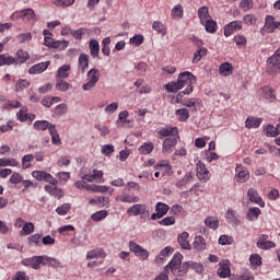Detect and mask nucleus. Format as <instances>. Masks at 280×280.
Segmentation results:
<instances>
[{"mask_svg": "<svg viewBox=\"0 0 280 280\" xmlns=\"http://www.w3.org/2000/svg\"><path fill=\"white\" fill-rule=\"evenodd\" d=\"M196 84V75L189 71H185L179 73L176 82H171L165 85V89L168 93H178L182 89L184 91L179 92L176 102L183 97V95H190L194 93V85Z\"/></svg>", "mask_w": 280, "mask_h": 280, "instance_id": "1", "label": "nucleus"}, {"mask_svg": "<svg viewBox=\"0 0 280 280\" xmlns=\"http://www.w3.org/2000/svg\"><path fill=\"white\" fill-rule=\"evenodd\" d=\"M166 268H171V272L175 277H183L184 275H187V270H189V268L195 270L198 275L205 270V266L200 262L186 261L183 264V256L180 253L173 256L168 265H166Z\"/></svg>", "mask_w": 280, "mask_h": 280, "instance_id": "2", "label": "nucleus"}, {"mask_svg": "<svg viewBox=\"0 0 280 280\" xmlns=\"http://www.w3.org/2000/svg\"><path fill=\"white\" fill-rule=\"evenodd\" d=\"M280 71V47L276 52L267 59V73L269 75H277Z\"/></svg>", "mask_w": 280, "mask_h": 280, "instance_id": "3", "label": "nucleus"}, {"mask_svg": "<svg viewBox=\"0 0 280 280\" xmlns=\"http://www.w3.org/2000/svg\"><path fill=\"white\" fill-rule=\"evenodd\" d=\"M21 264L22 266L33 268V270H40V266H44L45 264V255L24 258L22 259Z\"/></svg>", "mask_w": 280, "mask_h": 280, "instance_id": "4", "label": "nucleus"}, {"mask_svg": "<svg viewBox=\"0 0 280 280\" xmlns=\"http://www.w3.org/2000/svg\"><path fill=\"white\" fill-rule=\"evenodd\" d=\"M19 19H23V21H34V19H36V13H34V9L32 8L15 11L11 15V21H16Z\"/></svg>", "mask_w": 280, "mask_h": 280, "instance_id": "5", "label": "nucleus"}, {"mask_svg": "<svg viewBox=\"0 0 280 280\" xmlns=\"http://www.w3.org/2000/svg\"><path fill=\"white\" fill-rule=\"evenodd\" d=\"M129 249L131 253H135L136 257H140L142 261H145V259L150 257V252L137 244L135 241L129 242Z\"/></svg>", "mask_w": 280, "mask_h": 280, "instance_id": "6", "label": "nucleus"}, {"mask_svg": "<svg viewBox=\"0 0 280 280\" xmlns=\"http://www.w3.org/2000/svg\"><path fill=\"white\" fill-rule=\"evenodd\" d=\"M44 45H46V47H50L52 49H59V51H62V49H67V47H69V42L56 40L51 36H45Z\"/></svg>", "mask_w": 280, "mask_h": 280, "instance_id": "7", "label": "nucleus"}, {"mask_svg": "<svg viewBox=\"0 0 280 280\" xmlns=\"http://www.w3.org/2000/svg\"><path fill=\"white\" fill-rule=\"evenodd\" d=\"M32 176L36 180H44L45 183H49V185H58V179L45 171H33Z\"/></svg>", "mask_w": 280, "mask_h": 280, "instance_id": "8", "label": "nucleus"}, {"mask_svg": "<svg viewBox=\"0 0 280 280\" xmlns=\"http://www.w3.org/2000/svg\"><path fill=\"white\" fill-rule=\"evenodd\" d=\"M91 36L93 35V31L89 30V28H84V27H81L77 31H73L70 28V26H65L62 30H61V36Z\"/></svg>", "mask_w": 280, "mask_h": 280, "instance_id": "9", "label": "nucleus"}, {"mask_svg": "<svg viewBox=\"0 0 280 280\" xmlns=\"http://www.w3.org/2000/svg\"><path fill=\"white\" fill-rule=\"evenodd\" d=\"M197 178L201 183H207L209 178H211V173H209V170H207V165L202 161H198L197 163Z\"/></svg>", "mask_w": 280, "mask_h": 280, "instance_id": "10", "label": "nucleus"}, {"mask_svg": "<svg viewBox=\"0 0 280 280\" xmlns=\"http://www.w3.org/2000/svg\"><path fill=\"white\" fill-rule=\"evenodd\" d=\"M256 246L257 248H260V250H270V248H276L277 244L272 241H268L267 234H261Z\"/></svg>", "mask_w": 280, "mask_h": 280, "instance_id": "11", "label": "nucleus"}, {"mask_svg": "<svg viewBox=\"0 0 280 280\" xmlns=\"http://www.w3.org/2000/svg\"><path fill=\"white\" fill-rule=\"evenodd\" d=\"M155 213L151 214V220H161L170 211V206L163 202H158L155 206Z\"/></svg>", "mask_w": 280, "mask_h": 280, "instance_id": "12", "label": "nucleus"}, {"mask_svg": "<svg viewBox=\"0 0 280 280\" xmlns=\"http://www.w3.org/2000/svg\"><path fill=\"white\" fill-rule=\"evenodd\" d=\"M279 22L275 21V16L272 15H267L265 18V24L262 27V31L266 32L267 34H272L275 30H278Z\"/></svg>", "mask_w": 280, "mask_h": 280, "instance_id": "13", "label": "nucleus"}, {"mask_svg": "<svg viewBox=\"0 0 280 280\" xmlns=\"http://www.w3.org/2000/svg\"><path fill=\"white\" fill-rule=\"evenodd\" d=\"M247 196L249 198L250 202H254V205H258L261 209L266 207V202H264V199L259 196V192H257V189L249 188L247 191Z\"/></svg>", "mask_w": 280, "mask_h": 280, "instance_id": "14", "label": "nucleus"}, {"mask_svg": "<svg viewBox=\"0 0 280 280\" xmlns=\"http://www.w3.org/2000/svg\"><path fill=\"white\" fill-rule=\"evenodd\" d=\"M221 279H229L231 277V267H229V260H221L217 271Z\"/></svg>", "mask_w": 280, "mask_h": 280, "instance_id": "15", "label": "nucleus"}, {"mask_svg": "<svg viewBox=\"0 0 280 280\" xmlns=\"http://www.w3.org/2000/svg\"><path fill=\"white\" fill-rule=\"evenodd\" d=\"M49 65H51V61H44V62L36 63L28 69V73L31 75L44 73V71H47V69L49 68Z\"/></svg>", "mask_w": 280, "mask_h": 280, "instance_id": "16", "label": "nucleus"}, {"mask_svg": "<svg viewBox=\"0 0 280 280\" xmlns=\"http://www.w3.org/2000/svg\"><path fill=\"white\" fill-rule=\"evenodd\" d=\"M240 30H242V21L230 22L224 27V36H232V34H235V32H240Z\"/></svg>", "mask_w": 280, "mask_h": 280, "instance_id": "17", "label": "nucleus"}, {"mask_svg": "<svg viewBox=\"0 0 280 280\" xmlns=\"http://www.w3.org/2000/svg\"><path fill=\"white\" fill-rule=\"evenodd\" d=\"M176 143H178V139L176 137L166 138L162 144L163 154H170L172 152V148H175Z\"/></svg>", "mask_w": 280, "mask_h": 280, "instance_id": "18", "label": "nucleus"}, {"mask_svg": "<svg viewBox=\"0 0 280 280\" xmlns=\"http://www.w3.org/2000/svg\"><path fill=\"white\" fill-rule=\"evenodd\" d=\"M177 242L184 250H191V244L189 243V233L183 232L177 236Z\"/></svg>", "mask_w": 280, "mask_h": 280, "instance_id": "19", "label": "nucleus"}, {"mask_svg": "<svg viewBox=\"0 0 280 280\" xmlns=\"http://www.w3.org/2000/svg\"><path fill=\"white\" fill-rule=\"evenodd\" d=\"M259 92L261 93L262 97L268 102H275V100H277V94L275 90L270 86L261 88Z\"/></svg>", "mask_w": 280, "mask_h": 280, "instance_id": "20", "label": "nucleus"}, {"mask_svg": "<svg viewBox=\"0 0 280 280\" xmlns=\"http://www.w3.org/2000/svg\"><path fill=\"white\" fill-rule=\"evenodd\" d=\"M160 137H178V127H163L159 130Z\"/></svg>", "mask_w": 280, "mask_h": 280, "instance_id": "21", "label": "nucleus"}, {"mask_svg": "<svg viewBox=\"0 0 280 280\" xmlns=\"http://www.w3.org/2000/svg\"><path fill=\"white\" fill-rule=\"evenodd\" d=\"M116 200L118 202H127L129 205H132L133 202H139V200L141 199L139 198V196H136V195L122 194V195H118L116 197Z\"/></svg>", "mask_w": 280, "mask_h": 280, "instance_id": "22", "label": "nucleus"}, {"mask_svg": "<svg viewBox=\"0 0 280 280\" xmlns=\"http://www.w3.org/2000/svg\"><path fill=\"white\" fill-rule=\"evenodd\" d=\"M106 259V252L102 248H95L86 253V259Z\"/></svg>", "mask_w": 280, "mask_h": 280, "instance_id": "23", "label": "nucleus"}, {"mask_svg": "<svg viewBox=\"0 0 280 280\" xmlns=\"http://www.w3.org/2000/svg\"><path fill=\"white\" fill-rule=\"evenodd\" d=\"M44 189L45 191H47V194H49L54 198H58V199L62 198V190L58 188V185H46Z\"/></svg>", "mask_w": 280, "mask_h": 280, "instance_id": "24", "label": "nucleus"}, {"mask_svg": "<svg viewBox=\"0 0 280 280\" xmlns=\"http://www.w3.org/2000/svg\"><path fill=\"white\" fill-rule=\"evenodd\" d=\"M145 205L136 203L132 207L128 208L127 213L129 215H142V213H145Z\"/></svg>", "mask_w": 280, "mask_h": 280, "instance_id": "25", "label": "nucleus"}, {"mask_svg": "<svg viewBox=\"0 0 280 280\" xmlns=\"http://www.w3.org/2000/svg\"><path fill=\"white\" fill-rule=\"evenodd\" d=\"M51 126H56V125L50 124L47 120H36L33 125V128L34 130H42V131H45L48 129V131L50 132Z\"/></svg>", "mask_w": 280, "mask_h": 280, "instance_id": "26", "label": "nucleus"}, {"mask_svg": "<svg viewBox=\"0 0 280 280\" xmlns=\"http://www.w3.org/2000/svg\"><path fill=\"white\" fill-rule=\"evenodd\" d=\"M69 71H71V66L63 65L57 70L56 78L59 80H67L69 78Z\"/></svg>", "mask_w": 280, "mask_h": 280, "instance_id": "27", "label": "nucleus"}, {"mask_svg": "<svg viewBox=\"0 0 280 280\" xmlns=\"http://www.w3.org/2000/svg\"><path fill=\"white\" fill-rule=\"evenodd\" d=\"M192 246L195 250L202 252L207 249V242L205 241V237L199 235L195 237Z\"/></svg>", "mask_w": 280, "mask_h": 280, "instance_id": "28", "label": "nucleus"}, {"mask_svg": "<svg viewBox=\"0 0 280 280\" xmlns=\"http://www.w3.org/2000/svg\"><path fill=\"white\" fill-rule=\"evenodd\" d=\"M219 73L220 75H223L224 78H229V75L233 74V65L229 62H224L219 67Z\"/></svg>", "mask_w": 280, "mask_h": 280, "instance_id": "29", "label": "nucleus"}, {"mask_svg": "<svg viewBox=\"0 0 280 280\" xmlns=\"http://www.w3.org/2000/svg\"><path fill=\"white\" fill-rule=\"evenodd\" d=\"M88 69H89V55L83 52L79 56V71H81V73H84Z\"/></svg>", "mask_w": 280, "mask_h": 280, "instance_id": "30", "label": "nucleus"}, {"mask_svg": "<svg viewBox=\"0 0 280 280\" xmlns=\"http://www.w3.org/2000/svg\"><path fill=\"white\" fill-rule=\"evenodd\" d=\"M44 266H50L51 268H62V262L57 258L44 255Z\"/></svg>", "mask_w": 280, "mask_h": 280, "instance_id": "31", "label": "nucleus"}, {"mask_svg": "<svg viewBox=\"0 0 280 280\" xmlns=\"http://www.w3.org/2000/svg\"><path fill=\"white\" fill-rule=\"evenodd\" d=\"M205 224L208 229H212V231H218L220 226V220L217 217H207L205 219Z\"/></svg>", "mask_w": 280, "mask_h": 280, "instance_id": "32", "label": "nucleus"}, {"mask_svg": "<svg viewBox=\"0 0 280 280\" xmlns=\"http://www.w3.org/2000/svg\"><path fill=\"white\" fill-rule=\"evenodd\" d=\"M259 215H261V210L257 207H254L248 209L246 218L249 220V222H255V220L259 219Z\"/></svg>", "mask_w": 280, "mask_h": 280, "instance_id": "33", "label": "nucleus"}, {"mask_svg": "<svg viewBox=\"0 0 280 280\" xmlns=\"http://www.w3.org/2000/svg\"><path fill=\"white\" fill-rule=\"evenodd\" d=\"M27 60H30V52L23 49L18 50L15 65H23L24 62H27Z\"/></svg>", "mask_w": 280, "mask_h": 280, "instance_id": "34", "label": "nucleus"}, {"mask_svg": "<svg viewBox=\"0 0 280 280\" xmlns=\"http://www.w3.org/2000/svg\"><path fill=\"white\" fill-rule=\"evenodd\" d=\"M259 126H261V118H255L253 116H249L245 120V128H259Z\"/></svg>", "mask_w": 280, "mask_h": 280, "instance_id": "35", "label": "nucleus"}, {"mask_svg": "<svg viewBox=\"0 0 280 280\" xmlns=\"http://www.w3.org/2000/svg\"><path fill=\"white\" fill-rule=\"evenodd\" d=\"M201 25H205L206 32H208V34H215L218 30V23L213 21L211 18L210 20L202 22Z\"/></svg>", "mask_w": 280, "mask_h": 280, "instance_id": "36", "label": "nucleus"}, {"mask_svg": "<svg viewBox=\"0 0 280 280\" xmlns=\"http://www.w3.org/2000/svg\"><path fill=\"white\" fill-rule=\"evenodd\" d=\"M207 54H208V50L206 47H201L198 50H196L192 58L194 65H198L200 60H202V58L207 56Z\"/></svg>", "mask_w": 280, "mask_h": 280, "instance_id": "37", "label": "nucleus"}, {"mask_svg": "<svg viewBox=\"0 0 280 280\" xmlns=\"http://www.w3.org/2000/svg\"><path fill=\"white\" fill-rule=\"evenodd\" d=\"M198 16L200 19V23H205L211 19V15H209V8L207 7H200L198 9Z\"/></svg>", "mask_w": 280, "mask_h": 280, "instance_id": "38", "label": "nucleus"}, {"mask_svg": "<svg viewBox=\"0 0 280 280\" xmlns=\"http://www.w3.org/2000/svg\"><path fill=\"white\" fill-rule=\"evenodd\" d=\"M49 135L51 137V141L55 145H61L62 140L60 139V135L58 133V130L56 129V126L50 127Z\"/></svg>", "mask_w": 280, "mask_h": 280, "instance_id": "39", "label": "nucleus"}, {"mask_svg": "<svg viewBox=\"0 0 280 280\" xmlns=\"http://www.w3.org/2000/svg\"><path fill=\"white\" fill-rule=\"evenodd\" d=\"M191 180H194V174H191V172H188L185 174V176L176 182V187H178V189H180L182 187H185V185H187L188 183H191Z\"/></svg>", "mask_w": 280, "mask_h": 280, "instance_id": "40", "label": "nucleus"}, {"mask_svg": "<svg viewBox=\"0 0 280 280\" xmlns=\"http://www.w3.org/2000/svg\"><path fill=\"white\" fill-rule=\"evenodd\" d=\"M225 219L229 222V224H237L240 220H237V212L233 209H228L225 213Z\"/></svg>", "mask_w": 280, "mask_h": 280, "instance_id": "41", "label": "nucleus"}, {"mask_svg": "<svg viewBox=\"0 0 280 280\" xmlns=\"http://www.w3.org/2000/svg\"><path fill=\"white\" fill-rule=\"evenodd\" d=\"M88 82H94L97 84V82H100V70L92 68L88 71Z\"/></svg>", "mask_w": 280, "mask_h": 280, "instance_id": "42", "label": "nucleus"}, {"mask_svg": "<svg viewBox=\"0 0 280 280\" xmlns=\"http://www.w3.org/2000/svg\"><path fill=\"white\" fill-rule=\"evenodd\" d=\"M14 62H16V58L12 56L0 55V67H10V65H14Z\"/></svg>", "mask_w": 280, "mask_h": 280, "instance_id": "43", "label": "nucleus"}, {"mask_svg": "<svg viewBox=\"0 0 280 280\" xmlns=\"http://www.w3.org/2000/svg\"><path fill=\"white\" fill-rule=\"evenodd\" d=\"M140 154H152L154 150V143L152 142H144L142 145L139 147Z\"/></svg>", "mask_w": 280, "mask_h": 280, "instance_id": "44", "label": "nucleus"}, {"mask_svg": "<svg viewBox=\"0 0 280 280\" xmlns=\"http://www.w3.org/2000/svg\"><path fill=\"white\" fill-rule=\"evenodd\" d=\"M108 217V211L107 210H101L96 211L91 215V220L94 222H102V220H105V218Z\"/></svg>", "mask_w": 280, "mask_h": 280, "instance_id": "45", "label": "nucleus"}, {"mask_svg": "<svg viewBox=\"0 0 280 280\" xmlns=\"http://www.w3.org/2000/svg\"><path fill=\"white\" fill-rule=\"evenodd\" d=\"M33 232H34V223L26 222L22 226V230L20 231V235L23 237L25 235H32Z\"/></svg>", "mask_w": 280, "mask_h": 280, "instance_id": "46", "label": "nucleus"}, {"mask_svg": "<svg viewBox=\"0 0 280 280\" xmlns=\"http://www.w3.org/2000/svg\"><path fill=\"white\" fill-rule=\"evenodd\" d=\"M90 50H91V56L93 58H97V56H100V43L95 39H92L90 42Z\"/></svg>", "mask_w": 280, "mask_h": 280, "instance_id": "47", "label": "nucleus"}, {"mask_svg": "<svg viewBox=\"0 0 280 280\" xmlns=\"http://www.w3.org/2000/svg\"><path fill=\"white\" fill-rule=\"evenodd\" d=\"M57 91H61L62 93H66V91H69L71 89V84H69L63 79H58L56 83Z\"/></svg>", "mask_w": 280, "mask_h": 280, "instance_id": "48", "label": "nucleus"}, {"mask_svg": "<svg viewBox=\"0 0 280 280\" xmlns=\"http://www.w3.org/2000/svg\"><path fill=\"white\" fill-rule=\"evenodd\" d=\"M175 115L178 117L180 121H187L189 119V109L187 108L176 109Z\"/></svg>", "mask_w": 280, "mask_h": 280, "instance_id": "49", "label": "nucleus"}, {"mask_svg": "<svg viewBox=\"0 0 280 280\" xmlns=\"http://www.w3.org/2000/svg\"><path fill=\"white\" fill-rule=\"evenodd\" d=\"M32 161H34V154H26L22 158V168L30 170L32 167Z\"/></svg>", "mask_w": 280, "mask_h": 280, "instance_id": "50", "label": "nucleus"}, {"mask_svg": "<svg viewBox=\"0 0 280 280\" xmlns=\"http://www.w3.org/2000/svg\"><path fill=\"white\" fill-rule=\"evenodd\" d=\"M183 5L180 4L175 5L171 11V16H173V19L180 20L183 19Z\"/></svg>", "mask_w": 280, "mask_h": 280, "instance_id": "51", "label": "nucleus"}, {"mask_svg": "<svg viewBox=\"0 0 280 280\" xmlns=\"http://www.w3.org/2000/svg\"><path fill=\"white\" fill-rule=\"evenodd\" d=\"M152 27L158 34H161V36H165V34H167V30L165 28V25H163V23L159 21L153 22Z\"/></svg>", "mask_w": 280, "mask_h": 280, "instance_id": "52", "label": "nucleus"}, {"mask_svg": "<svg viewBox=\"0 0 280 280\" xmlns=\"http://www.w3.org/2000/svg\"><path fill=\"white\" fill-rule=\"evenodd\" d=\"M252 268L256 269L261 266V256L259 254L250 255L249 257Z\"/></svg>", "mask_w": 280, "mask_h": 280, "instance_id": "53", "label": "nucleus"}, {"mask_svg": "<svg viewBox=\"0 0 280 280\" xmlns=\"http://www.w3.org/2000/svg\"><path fill=\"white\" fill-rule=\"evenodd\" d=\"M28 244L35 246H43V236L40 234H33L28 237Z\"/></svg>", "mask_w": 280, "mask_h": 280, "instance_id": "54", "label": "nucleus"}, {"mask_svg": "<svg viewBox=\"0 0 280 280\" xmlns=\"http://www.w3.org/2000/svg\"><path fill=\"white\" fill-rule=\"evenodd\" d=\"M71 211V203H63L56 209L58 215H67Z\"/></svg>", "mask_w": 280, "mask_h": 280, "instance_id": "55", "label": "nucleus"}, {"mask_svg": "<svg viewBox=\"0 0 280 280\" xmlns=\"http://www.w3.org/2000/svg\"><path fill=\"white\" fill-rule=\"evenodd\" d=\"M176 102L180 103L183 106H186V108H194V110H196V98L183 101V97H179V100Z\"/></svg>", "mask_w": 280, "mask_h": 280, "instance_id": "56", "label": "nucleus"}, {"mask_svg": "<svg viewBox=\"0 0 280 280\" xmlns=\"http://www.w3.org/2000/svg\"><path fill=\"white\" fill-rule=\"evenodd\" d=\"M219 244L221 246H231V244H233V238L226 234H223L219 237Z\"/></svg>", "mask_w": 280, "mask_h": 280, "instance_id": "57", "label": "nucleus"}, {"mask_svg": "<svg viewBox=\"0 0 280 280\" xmlns=\"http://www.w3.org/2000/svg\"><path fill=\"white\" fill-rule=\"evenodd\" d=\"M249 175H248V171L246 170H241L237 173L236 179L237 183H246V180H248Z\"/></svg>", "mask_w": 280, "mask_h": 280, "instance_id": "58", "label": "nucleus"}, {"mask_svg": "<svg viewBox=\"0 0 280 280\" xmlns=\"http://www.w3.org/2000/svg\"><path fill=\"white\" fill-rule=\"evenodd\" d=\"M30 88V81L25 80V79H21L20 81H18L16 86H15V91H25V89Z\"/></svg>", "mask_w": 280, "mask_h": 280, "instance_id": "59", "label": "nucleus"}, {"mask_svg": "<svg viewBox=\"0 0 280 280\" xmlns=\"http://www.w3.org/2000/svg\"><path fill=\"white\" fill-rule=\"evenodd\" d=\"M266 135L267 137H277L279 136V131H277V126H272V125H267L266 126Z\"/></svg>", "mask_w": 280, "mask_h": 280, "instance_id": "60", "label": "nucleus"}, {"mask_svg": "<svg viewBox=\"0 0 280 280\" xmlns=\"http://www.w3.org/2000/svg\"><path fill=\"white\" fill-rule=\"evenodd\" d=\"M28 114L30 112L27 110V108H22L20 109V113L16 114V117L19 121L25 122L27 121Z\"/></svg>", "mask_w": 280, "mask_h": 280, "instance_id": "61", "label": "nucleus"}, {"mask_svg": "<svg viewBox=\"0 0 280 280\" xmlns=\"http://www.w3.org/2000/svg\"><path fill=\"white\" fill-rule=\"evenodd\" d=\"M240 8H242L244 12L253 10V0H241Z\"/></svg>", "mask_w": 280, "mask_h": 280, "instance_id": "62", "label": "nucleus"}, {"mask_svg": "<svg viewBox=\"0 0 280 280\" xmlns=\"http://www.w3.org/2000/svg\"><path fill=\"white\" fill-rule=\"evenodd\" d=\"M9 180L12 185H19V183H23V175L13 173Z\"/></svg>", "mask_w": 280, "mask_h": 280, "instance_id": "63", "label": "nucleus"}, {"mask_svg": "<svg viewBox=\"0 0 280 280\" xmlns=\"http://www.w3.org/2000/svg\"><path fill=\"white\" fill-rule=\"evenodd\" d=\"M67 110H68V106H67V104H65V103H61V104H59V105H57L56 106V108H55V115H65L66 113H67Z\"/></svg>", "mask_w": 280, "mask_h": 280, "instance_id": "64", "label": "nucleus"}]
</instances>
